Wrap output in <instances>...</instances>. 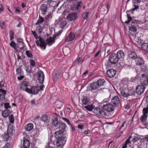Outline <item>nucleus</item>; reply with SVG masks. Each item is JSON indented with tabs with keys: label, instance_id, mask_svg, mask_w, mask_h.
<instances>
[{
	"label": "nucleus",
	"instance_id": "f257e3e1",
	"mask_svg": "<svg viewBox=\"0 0 148 148\" xmlns=\"http://www.w3.org/2000/svg\"><path fill=\"white\" fill-rule=\"evenodd\" d=\"M148 74H143L140 79L141 85L138 86L136 88V92L139 95L143 93L146 88L145 86L148 84Z\"/></svg>",
	"mask_w": 148,
	"mask_h": 148
},
{
	"label": "nucleus",
	"instance_id": "f03ea898",
	"mask_svg": "<svg viewBox=\"0 0 148 148\" xmlns=\"http://www.w3.org/2000/svg\"><path fill=\"white\" fill-rule=\"evenodd\" d=\"M62 131L60 130L55 132V136L57 139L56 145L58 148H63L66 140V136H63Z\"/></svg>",
	"mask_w": 148,
	"mask_h": 148
},
{
	"label": "nucleus",
	"instance_id": "7ed1b4c3",
	"mask_svg": "<svg viewBox=\"0 0 148 148\" xmlns=\"http://www.w3.org/2000/svg\"><path fill=\"white\" fill-rule=\"evenodd\" d=\"M39 41L36 40V42L38 46L40 47L41 49L43 48V49H46V46L47 44L50 46L54 43L55 42V39L53 37H48L46 40L47 43L45 42V40L43 38L40 37Z\"/></svg>",
	"mask_w": 148,
	"mask_h": 148
},
{
	"label": "nucleus",
	"instance_id": "20e7f679",
	"mask_svg": "<svg viewBox=\"0 0 148 148\" xmlns=\"http://www.w3.org/2000/svg\"><path fill=\"white\" fill-rule=\"evenodd\" d=\"M44 87V86L43 85L40 86H34L30 88H26L25 91L29 93L36 95L38 93L39 91H42Z\"/></svg>",
	"mask_w": 148,
	"mask_h": 148
},
{
	"label": "nucleus",
	"instance_id": "39448f33",
	"mask_svg": "<svg viewBox=\"0 0 148 148\" xmlns=\"http://www.w3.org/2000/svg\"><path fill=\"white\" fill-rule=\"evenodd\" d=\"M60 121L58 120L56 116H54L51 120V123L52 125L55 127H58L60 124Z\"/></svg>",
	"mask_w": 148,
	"mask_h": 148
},
{
	"label": "nucleus",
	"instance_id": "423d86ee",
	"mask_svg": "<svg viewBox=\"0 0 148 148\" xmlns=\"http://www.w3.org/2000/svg\"><path fill=\"white\" fill-rule=\"evenodd\" d=\"M119 59L115 53H112L109 56V60L111 64H114L117 63Z\"/></svg>",
	"mask_w": 148,
	"mask_h": 148
},
{
	"label": "nucleus",
	"instance_id": "0eeeda50",
	"mask_svg": "<svg viewBox=\"0 0 148 148\" xmlns=\"http://www.w3.org/2000/svg\"><path fill=\"white\" fill-rule=\"evenodd\" d=\"M98 88L97 84L95 82H94L91 83L88 86H87L86 90L87 91H91L92 92H94V91Z\"/></svg>",
	"mask_w": 148,
	"mask_h": 148
},
{
	"label": "nucleus",
	"instance_id": "6e6552de",
	"mask_svg": "<svg viewBox=\"0 0 148 148\" xmlns=\"http://www.w3.org/2000/svg\"><path fill=\"white\" fill-rule=\"evenodd\" d=\"M37 76L39 83L41 84H42L44 79V75L42 71H40L38 72Z\"/></svg>",
	"mask_w": 148,
	"mask_h": 148
},
{
	"label": "nucleus",
	"instance_id": "1a4fd4ad",
	"mask_svg": "<svg viewBox=\"0 0 148 148\" xmlns=\"http://www.w3.org/2000/svg\"><path fill=\"white\" fill-rule=\"evenodd\" d=\"M113 106L110 103L104 105L103 106V109L108 112L112 111L114 109Z\"/></svg>",
	"mask_w": 148,
	"mask_h": 148
},
{
	"label": "nucleus",
	"instance_id": "9d476101",
	"mask_svg": "<svg viewBox=\"0 0 148 148\" xmlns=\"http://www.w3.org/2000/svg\"><path fill=\"white\" fill-rule=\"evenodd\" d=\"M111 102L116 107L118 106L120 104V101L118 96H116L113 97L111 100Z\"/></svg>",
	"mask_w": 148,
	"mask_h": 148
},
{
	"label": "nucleus",
	"instance_id": "9b49d317",
	"mask_svg": "<svg viewBox=\"0 0 148 148\" xmlns=\"http://www.w3.org/2000/svg\"><path fill=\"white\" fill-rule=\"evenodd\" d=\"M116 71L113 69H109L107 72L106 74L107 76L110 77H113L116 74Z\"/></svg>",
	"mask_w": 148,
	"mask_h": 148
},
{
	"label": "nucleus",
	"instance_id": "f8f14e48",
	"mask_svg": "<svg viewBox=\"0 0 148 148\" xmlns=\"http://www.w3.org/2000/svg\"><path fill=\"white\" fill-rule=\"evenodd\" d=\"M77 17V14L76 13H72L69 14L67 16L66 18L67 20L72 21L75 20Z\"/></svg>",
	"mask_w": 148,
	"mask_h": 148
},
{
	"label": "nucleus",
	"instance_id": "ddd939ff",
	"mask_svg": "<svg viewBox=\"0 0 148 148\" xmlns=\"http://www.w3.org/2000/svg\"><path fill=\"white\" fill-rule=\"evenodd\" d=\"M133 91V90H130L128 91V93L125 92L124 91H123L121 92V95L124 97H127L129 96L132 95H134V93H130L131 91Z\"/></svg>",
	"mask_w": 148,
	"mask_h": 148
},
{
	"label": "nucleus",
	"instance_id": "4468645a",
	"mask_svg": "<svg viewBox=\"0 0 148 148\" xmlns=\"http://www.w3.org/2000/svg\"><path fill=\"white\" fill-rule=\"evenodd\" d=\"M128 56L129 58L132 59H136L137 56L135 52L134 51H129L128 52Z\"/></svg>",
	"mask_w": 148,
	"mask_h": 148
},
{
	"label": "nucleus",
	"instance_id": "2eb2a0df",
	"mask_svg": "<svg viewBox=\"0 0 148 148\" xmlns=\"http://www.w3.org/2000/svg\"><path fill=\"white\" fill-rule=\"evenodd\" d=\"M17 40L18 42L19 43L18 45V47L21 50H23L24 48L25 44L23 42V40L21 38H19Z\"/></svg>",
	"mask_w": 148,
	"mask_h": 148
},
{
	"label": "nucleus",
	"instance_id": "dca6fc26",
	"mask_svg": "<svg viewBox=\"0 0 148 148\" xmlns=\"http://www.w3.org/2000/svg\"><path fill=\"white\" fill-rule=\"evenodd\" d=\"M136 62L138 65H141L144 64L143 58L140 57H137V58L136 59Z\"/></svg>",
	"mask_w": 148,
	"mask_h": 148
},
{
	"label": "nucleus",
	"instance_id": "f3484780",
	"mask_svg": "<svg viewBox=\"0 0 148 148\" xmlns=\"http://www.w3.org/2000/svg\"><path fill=\"white\" fill-rule=\"evenodd\" d=\"M6 93V91L3 89H0V101L5 99V94Z\"/></svg>",
	"mask_w": 148,
	"mask_h": 148
},
{
	"label": "nucleus",
	"instance_id": "a211bd4d",
	"mask_svg": "<svg viewBox=\"0 0 148 148\" xmlns=\"http://www.w3.org/2000/svg\"><path fill=\"white\" fill-rule=\"evenodd\" d=\"M95 82L97 84V85L98 86V87H99V86L104 85V83L106 82L104 79H98L96 82Z\"/></svg>",
	"mask_w": 148,
	"mask_h": 148
},
{
	"label": "nucleus",
	"instance_id": "6ab92c4d",
	"mask_svg": "<svg viewBox=\"0 0 148 148\" xmlns=\"http://www.w3.org/2000/svg\"><path fill=\"white\" fill-rule=\"evenodd\" d=\"M116 55L118 59L121 58H123L124 56V53L122 50H120L118 51Z\"/></svg>",
	"mask_w": 148,
	"mask_h": 148
},
{
	"label": "nucleus",
	"instance_id": "aec40b11",
	"mask_svg": "<svg viewBox=\"0 0 148 148\" xmlns=\"http://www.w3.org/2000/svg\"><path fill=\"white\" fill-rule=\"evenodd\" d=\"M58 126L60 130L62 131V132L64 131L66 127V124L61 121H60Z\"/></svg>",
	"mask_w": 148,
	"mask_h": 148
},
{
	"label": "nucleus",
	"instance_id": "412c9836",
	"mask_svg": "<svg viewBox=\"0 0 148 148\" xmlns=\"http://www.w3.org/2000/svg\"><path fill=\"white\" fill-rule=\"evenodd\" d=\"M63 52L64 55L67 56L70 54L71 50L70 48L68 47H65L63 49Z\"/></svg>",
	"mask_w": 148,
	"mask_h": 148
},
{
	"label": "nucleus",
	"instance_id": "4be33fe9",
	"mask_svg": "<svg viewBox=\"0 0 148 148\" xmlns=\"http://www.w3.org/2000/svg\"><path fill=\"white\" fill-rule=\"evenodd\" d=\"M34 126L32 123H30L27 124L25 126V129L27 131H30L33 128Z\"/></svg>",
	"mask_w": 148,
	"mask_h": 148
},
{
	"label": "nucleus",
	"instance_id": "5701e85b",
	"mask_svg": "<svg viewBox=\"0 0 148 148\" xmlns=\"http://www.w3.org/2000/svg\"><path fill=\"white\" fill-rule=\"evenodd\" d=\"M82 101L83 103L85 105L90 103V100L89 98L84 96Z\"/></svg>",
	"mask_w": 148,
	"mask_h": 148
},
{
	"label": "nucleus",
	"instance_id": "b1692460",
	"mask_svg": "<svg viewBox=\"0 0 148 148\" xmlns=\"http://www.w3.org/2000/svg\"><path fill=\"white\" fill-rule=\"evenodd\" d=\"M14 131V126L10 124H9L8 127L7 132L10 134H12Z\"/></svg>",
	"mask_w": 148,
	"mask_h": 148
},
{
	"label": "nucleus",
	"instance_id": "393cba45",
	"mask_svg": "<svg viewBox=\"0 0 148 148\" xmlns=\"http://www.w3.org/2000/svg\"><path fill=\"white\" fill-rule=\"evenodd\" d=\"M98 116L101 118L106 117V113L103 110L100 109Z\"/></svg>",
	"mask_w": 148,
	"mask_h": 148
},
{
	"label": "nucleus",
	"instance_id": "a878e982",
	"mask_svg": "<svg viewBox=\"0 0 148 148\" xmlns=\"http://www.w3.org/2000/svg\"><path fill=\"white\" fill-rule=\"evenodd\" d=\"M75 37V35L73 33L71 32L67 36L66 39L67 41H71L73 40Z\"/></svg>",
	"mask_w": 148,
	"mask_h": 148
},
{
	"label": "nucleus",
	"instance_id": "bb28decb",
	"mask_svg": "<svg viewBox=\"0 0 148 148\" xmlns=\"http://www.w3.org/2000/svg\"><path fill=\"white\" fill-rule=\"evenodd\" d=\"M47 6L46 4H43L41 7V10L42 12V14L44 15L47 12Z\"/></svg>",
	"mask_w": 148,
	"mask_h": 148
},
{
	"label": "nucleus",
	"instance_id": "cd10ccee",
	"mask_svg": "<svg viewBox=\"0 0 148 148\" xmlns=\"http://www.w3.org/2000/svg\"><path fill=\"white\" fill-rule=\"evenodd\" d=\"M30 142L29 140L27 139H25L23 140V147L25 148H28L30 145Z\"/></svg>",
	"mask_w": 148,
	"mask_h": 148
},
{
	"label": "nucleus",
	"instance_id": "c85d7f7f",
	"mask_svg": "<svg viewBox=\"0 0 148 148\" xmlns=\"http://www.w3.org/2000/svg\"><path fill=\"white\" fill-rule=\"evenodd\" d=\"M56 107L58 109H60L63 105V102L59 100H57L55 103Z\"/></svg>",
	"mask_w": 148,
	"mask_h": 148
},
{
	"label": "nucleus",
	"instance_id": "c756f323",
	"mask_svg": "<svg viewBox=\"0 0 148 148\" xmlns=\"http://www.w3.org/2000/svg\"><path fill=\"white\" fill-rule=\"evenodd\" d=\"M41 120L45 123H47L48 121V116L45 115H43L40 118Z\"/></svg>",
	"mask_w": 148,
	"mask_h": 148
},
{
	"label": "nucleus",
	"instance_id": "7c9ffc66",
	"mask_svg": "<svg viewBox=\"0 0 148 148\" xmlns=\"http://www.w3.org/2000/svg\"><path fill=\"white\" fill-rule=\"evenodd\" d=\"M142 49L145 51H148V43H143L141 45Z\"/></svg>",
	"mask_w": 148,
	"mask_h": 148
},
{
	"label": "nucleus",
	"instance_id": "2f4dec72",
	"mask_svg": "<svg viewBox=\"0 0 148 148\" xmlns=\"http://www.w3.org/2000/svg\"><path fill=\"white\" fill-rule=\"evenodd\" d=\"M147 116V115L143 114L140 117V121H141V122L144 123L145 122H146Z\"/></svg>",
	"mask_w": 148,
	"mask_h": 148
},
{
	"label": "nucleus",
	"instance_id": "473e14b6",
	"mask_svg": "<svg viewBox=\"0 0 148 148\" xmlns=\"http://www.w3.org/2000/svg\"><path fill=\"white\" fill-rule=\"evenodd\" d=\"M9 133H5L3 135V138L5 140H8L10 137Z\"/></svg>",
	"mask_w": 148,
	"mask_h": 148
},
{
	"label": "nucleus",
	"instance_id": "72a5a7b5",
	"mask_svg": "<svg viewBox=\"0 0 148 148\" xmlns=\"http://www.w3.org/2000/svg\"><path fill=\"white\" fill-rule=\"evenodd\" d=\"M48 2L49 3V5L50 6L53 7L56 6L57 3L56 2L49 0V1H48Z\"/></svg>",
	"mask_w": 148,
	"mask_h": 148
},
{
	"label": "nucleus",
	"instance_id": "f704fd0d",
	"mask_svg": "<svg viewBox=\"0 0 148 148\" xmlns=\"http://www.w3.org/2000/svg\"><path fill=\"white\" fill-rule=\"evenodd\" d=\"M100 110V109L99 108H93V109H92V111L96 115L98 116Z\"/></svg>",
	"mask_w": 148,
	"mask_h": 148
},
{
	"label": "nucleus",
	"instance_id": "c9c22d12",
	"mask_svg": "<svg viewBox=\"0 0 148 148\" xmlns=\"http://www.w3.org/2000/svg\"><path fill=\"white\" fill-rule=\"evenodd\" d=\"M44 21V19L43 18L39 15V19L38 21L35 24L36 25H39L42 23Z\"/></svg>",
	"mask_w": 148,
	"mask_h": 148
},
{
	"label": "nucleus",
	"instance_id": "e433bc0d",
	"mask_svg": "<svg viewBox=\"0 0 148 148\" xmlns=\"http://www.w3.org/2000/svg\"><path fill=\"white\" fill-rule=\"evenodd\" d=\"M60 73L58 71H56L54 75V79L57 80L59 78Z\"/></svg>",
	"mask_w": 148,
	"mask_h": 148
},
{
	"label": "nucleus",
	"instance_id": "4c0bfd02",
	"mask_svg": "<svg viewBox=\"0 0 148 148\" xmlns=\"http://www.w3.org/2000/svg\"><path fill=\"white\" fill-rule=\"evenodd\" d=\"M26 54L28 58H33V55L31 51L29 50H27L26 51Z\"/></svg>",
	"mask_w": 148,
	"mask_h": 148
},
{
	"label": "nucleus",
	"instance_id": "58836bf2",
	"mask_svg": "<svg viewBox=\"0 0 148 148\" xmlns=\"http://www.w3.org/2000/svg\"><path fill=\"white\" fill-rule=\"evenodd\" d=\"M67 23L66 21H62L60 24V26L62 29H63L66 25Z\"/></svg>",
	"mask_w": 148,
	"mask_h": 148
},
{
	"label": "nucleus",
	"instance_id": "ea45409f",
	"mask_svg": "<svg viewBox=\"0 0 148 148\" xmlns=\"http://www.w3.org/2000/svg\"><path fill=\"white\" fill-rule=\"evenodd\" d=\"M2 116L5 118H6L9 116L10 114L7 113L6 110H4L2 112Z\"/></svg>",
	"mask_w": 148,
	"mask_h": 148
},
{
	"label": "nucleus",
	"instance_id": "a19ab883",
	"mask_svg": "<svg viewBox=\"0 0 148 148\" xmlns=\"http://www.w3.org/2000/svg\"><path fill=\"white\" fill-rule=\"evenodd\" d=\"M32 67L31 66H28L26 68V70L27 73H28L29 74H30L31 73L32 71Z\"/></svg>",
	"mask_w": 148,
	"mask_h": 148
},
{
	"label": "nucleus",
	"instance_id": "79ce46f5",
	"mask_svg": "<svg viewBox=\"0 0 148 148\" xmlns=\"http://www.w3.org/2000/svg\"><path fill=\"white\" fill-rule=\"evenodd\" d=\"M10 45L12 48H14V50H16V44L14 42L12 41L10 43Z\"/></svg>",
	"mask_w": 148,
	"mask_h": 148
},
{
	"label": "nucleus",
	"instance_id": "37998d69",
	"mask_svg": "<svg viewBox=\"0 0 148 148\" xmlns=\"http://www.w3.org/2000/svg\"><path fill=\"white\" fill-rule=\"evenodd\" d=\"M9 119L10 123H14V118L13 114H12L9 116Z\"/></svg>",
	"mask_w": 148,
	"mask_h": 148
},
{
	"label": "nucleus",
	"instance_id": "c03bdc74",
	"mask_svg": "<svg viewBox=\"0 0 148 148\" xmlns=\"http://www.w3.org/2000/svg\"><path fill=\"white\" fill-rule=\"evenodd\" d=\"M127 16L128 20L127 21H125V23L127 24L129 23L130 21L132 20V17L130 16V14H127Z\"/></svg>",
	"mask_w": 148,
	"mask_h": 148
},
{
	"label": "nucleus",
	"instance_id": "a18cd8bd",
	"mask_svg": "<svg viewBox=\"0 0 148 148\" xmlns=\"http://www.w3.org/2000/svg\"><path fill=\"white\" fill-rule=\"evenodd\" d=\"M84 108L89 111H92V109H93V107L92 106H84Z\"/></svg>",
	"mask_w": 148,
	"mask_h": 148
},
{
	"label": "nucleus",
	"instance_id": "49530a36",
	"mask_svg": "<svg viewBox=\"0 0 148 148\" xmlns=\"http://www.w3.org/2000/svg\"><path fill=\"white\" fill-rule=\"evenodd\" d=\"M10 36V40H12L14 38V33L12 31H11L9 32Z\"/></svg>",
	"mask_w": 148,
	"mask_h": 148
},
{
	"label": "nucleus",
	"instance_id": "de8ad7c7",
	"mask_svg": "<svg viewBox=\"0 0 148 148\" xmlns=\"http://www.w3.org/2000/svg\"><path fill=\"white\" fill-rule=\"evenodd\" d=\"M143 114L147 115L148 113V107H146L145 108H144L143 110Z\"/></svg>",
	"mask_w": 148,
	"mask_h": 148
},
{
	"label": "nucleus",
	"instance_id": "09e8293b",
	"mask_svg": "<svg viewBox=\"0 0 148 148\" xmlns=\"http://www.w3.org/2000/svg\"><path fill=\"white\" fill-rule=\"evenodd\" d=\"M130 31L134 32H136L137 31V28L136 27L132 26V27L130 29Z\"/></svg>",
	"mask_w": 148,
	"mask_h": 148
},
{
	"label": "nucleus",
	"instance_id": "8fccbe9b",
	"mask_svg": "<svg viewBox=\"0 0 148 148\" xmlns=\"http://www.w3.org/2000/svg\"><path fill=\"white\" fill-rule=\"evenodd\" d=\"M88 12H86L83 13L82 15V17L83 18L86 19L88 17Z\"/></svg>",
	"mask_w": 148,
	"mask_h": 148
},
{
	"label": "nucleus",
	"instance_id": "3c124183",
	"mask_svg": "<svg viewBox=\"0 0 148 148\" xmlns=\"http://www.w3.org/2000/svg\"><path fill=\"white\" fill-rule=\"evenodd\" d=\"M62 119L64 120V121H65L66 122V123L69 125H71V123L69 121V119H68L63 117Z\"/></svg>",
	"mask_w": 148,
	"mask_h": 148
},
{
	"label": "nucleus",
	"instance_id": "603ef678",
	"mask_svg": "<svg viewBox=\"0 0 148 148\" xmlns=\"http://www.w3.org/2000/svg\"><path fill=\"white\" fill-rule=\"evenodd\" d=\"M133 4H138L140 3V0H132Z\"/></svg>",
	"mask_w": 148,
	"mask_h": 148
},
{
	"label": "nucleus",
	"instance_id": "864d4df0",
	"mask_svg": "<svg viewBox=\"0 0 148 148\" xmlns=\"http://www.w3.org/2000/svg\"><path fill=\"white\" fill-rule=\"evenodd\" d=\"M32 32L33 35L34 36V37L36 38V39H37L38 38H39V39L40 38V37H38L37 34H36V32L32 31Z\"/></svg>",
	"mask_w": 148,
	"mask_h": 148
},
{
	"label": "nucleus",
	"instance_id": "5fc2aeb1",
	"mask_svg": "<svg viewBox=\"0 0 148 148\" xmlns=\"http://www.w3.org/2000/svg\"><path fill=\"white\" fill-rule=\"evenodd\" d=\"M4 106L5 108L6 109L10 108V106L9 103H5L4 104Z\"/></svg>",
	"mask_w": 148,
	"mask_h": 148
},
{
	"label": "nucleus",
	"instance_id": "6e6d98bb",
	"mask_svg": "<svg viewBox=\"0 0 148 148\" xmlns=\"http://www.w3.org/2000/svg\"><path fill=\"white\" fill-rule=\"evenodd\" d=\"M139 140V138L137 137H134V138H132V141L134 143L138 141Z\"/></svg>",
	"mask_w": 148,
	"mask_h": 148
},
{
	"label": "nucleus",
	"instance_id": "4d7b16f0",
	"mask_svg": "<svg viewBox=\"0 0 148 148\" xmlns=\"http://www.w3.org/2000/svg\"><path fill=\"white\" fill-rule=\"evenodd\" d=\"M82 3V2H78L77 4L76 5V9L78 10L79 9V8L80 7V3Z\"/></svg>",
	"mask_w": 148,
	"mask_h": 148
},
{
	"label": "nucleus",
	"instance_id": "13d9d810",
	"mask_svg": "<svg viewBox=\"0 0 148 148\" xmlns=\"http://www.w3.org/2000/svg\"><path fill=\"white\" fill-rule=\"evenodd\" d=\"M16 72L18 74H20L21 73V66L18 68L16 69Z\"/></svg>",
	"mask_w": 148,
	"mask_h": 148
},
{
	"label": "nucleus",
	"instance_id": "bf43d9fd",
	"mask_svg": "<svg viewBox=\"0 0 148 148\" xmlns=\"http://www.w3.org/2000/svg\"><path fill=\"white\" fill-rule=\"evenodd\" d=\"M28 86L27 82L25 81H23L22 84V86L23 87H27Z\"/></svg>",
	"mask_w": 148,
	"mask_h": 148
},
{
	"label": "nucleus",
	"instance_id": "052dcab7",
	"mask_svg": "<svg viewBox=\"0 0 148 148\" xmlns=\"http://www.w3.org/2000/svg\"><path fill=\"white\" fill-rule=\"evenodd\" d=\"M30 64L32 66H34L35 65V62L33 60H30Z\"/></svg>",
	"mask_w": 148,
	"mask_h": 148
},
{
	"label": "nucleus",
	"instance_id": "680f3d73",
	"mask_svg": "<svg viewBox=\"0 0 148 148\" xmlns=\"http://www.w3.org/2000/svg\"><path fill=\"white\" fill-rule=\"evenodd\" d=\"M133 6H134V8L132 9V11L139 9V7L137 5H135L134 4L133 5Z\"/></svg>",
	"mask_w": 148,
	"mask_h": 148
},
{
	"label": "nucleus",
	"instance_id": "e2e57ef3",
	"mask_svg": "<svg viewBox=\"0 0 148 148\" xmlns=\"http://www.w3.org/2000/svg\"><path fill=\"white\" fill-rule=\"evenodd\" d=\"M85 47V44L84 43H81L79 45V48L81 49H83Z\"/></svg>",
	"mask_w": 148,
	"mask_h": 148
},
{
	"label": "nucleus",
	"instance_id": "0e129e2a",
	"mask_svg": "<svg viewBox=\"0 0 148 148\" xmlns=\"http://www.w3.org/2000/svg\"><path fill=\"white\" fill-rule=\"evenodd\" d=\"M131 136L129 137L125 141V144L127 145L130 143V138H131Z\"/></svg>",
	"mask_w": 148,
	"mask_h": 148
},
{
	"label": "nucleus",
	"instance_id": "69168bd1",
	"mask_svg": "<svg viewBox=\"0 0 148 148\" xmlns=\"http://www.w3.org/2000/svg\"><path fill=\"white\" fill-rule=\"evenodd\" d=\"M10 146V144L8 143H6L4 146L3 148H9Z\"/></svg>",
	"mask_w": 148,
	"mask_h": 148
},
{
	"label": "nucleus",
	"instance_id": "338daca9",
	"mask_svg": "<svg viewBox=\"0 0 148 148\" xmlns=\"http://www.w3.org/2000/svg\"><path fill=\"white\" fill-rule=\"evenodd\" d=\"M84 127V126L83 125H78V128L80 129H82Z\"/></svg>",
	"mask_w": 148,
	"mask_h": 148
},
{
	"label": "nucleus",
	"instance_id": "774afa93",
	"mask_svg": "<svg viewBox=\"0 0 148 148\" xmlns=\"http://www.w3.org/2000/svg\"><path fill=\"white\" fill-rule=\"evenodd\" d=\"M52 18V15L51 14H49L48 15L46 16V19H48L49 18Z\"/></svg>",
	"mask_w": 148,
	"mask_h": 148
}]
</instances>
